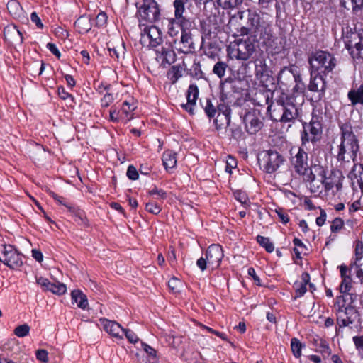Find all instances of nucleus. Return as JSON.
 <instances>
[{
	"instance_id": "obj_50",
	"label": "nucleus",
	"mask_w": 363,
	"mask_h": 363,
	"mask_svg": "<svg viewBox=\"0 0 363 363\" xmlns=\"http://www.w3.org/2000/svg\"><path fill=\"white\" fill-rule=\"evenodd\" d=\"M204 111L206 115L209 118H212L215 116L216 113V110L215 106L212 104L211 101L209 100H206V106H204Z\"/></svg>"
},
{
	"instance_id": "obj_25",
	"label": "nucleus",
	"mask_w": 363,
	"mask_h": 363,
	"mask_svg": "<svg viewBox=\"0 0 363 363\" xmlns=\"http://www.w3.org/2000/svg\"><path fill=\"white\" fill-rule=\"evenodd\" d=\"M4 35L5 39L10 43L20 40L22 42L23 35L19 28L14 24L8 25L4 28Z\"/></svg>"
},
{
	"instance_id": "obj_17",
	"label": "nucleus",
	"mask_w": 363,
	"mask_h": 363,
	"mask_svg": "<svg viewBox=\"0 0 363 363\" xmlns=\"http://www.w3.org/2000/svg\"><path fill=\"white\" fill-rule=\"evenodd\" d=\"M245 129L250 134H255L261 130L262 122L259 117V113L253 110L248 111L243 117Z\"/></svg>"
},
{
	"instance_id": "obj_11",
	"label": "nucleus",
	"mask_w": 363,
	"mask_h": 363,
	"mask_svg": "<svg viewBox=\"0 0 363 363\" xmlns=\"http://www.w3.org/2000/svg\"><path fill=\"white\" fill-rule=\"evenodd\" d=\"M0 261L16 269H19L23 264L21 255L11 245H0Z\"/></svg>"
},
{
	"instance_id": "obj_39",
	"label": "nucleus",
	"mask_w": 363,
	"mask_h": 363,
	"mask_svg": "<svg viewBox=\"0 0 363 363\" xmlns=\"http://www.w3.org/2000/svg\"><path fill=\"white\" fill-rule=\"evenodd\" d=\"M256 35H259L260 38L269 39L271 37V28L270 26L264 22L263 26H260V28L257 30V32L255 33Z\"/></svg>"
},
{
	"instance_id": "obj_58",
	"label": "nucleus",
	"mask_w": 363,
	"mask_h": 363,
	"mask_svg": "<svg viewBox=\"0 0 363 363\" xmlns=\"http://www.w3.org/2000/svg\"><path fill=\"white\" fill-rule=\"evenodd\" d=\"M236 165L237 162L235 158L231 156H228L226 160L225 171L227 172L231 173L232 169H234Z\"/></svg>"
},
{
	"instance_id": "obj_13",
	"label": "nucleus",
	"mask_w": 363,
	"mask_h": 363,
	"mask_svg": "<svg viewBox=\"0 0 363 363\" xmlns=\"http://www.w3.org/2000/svg\"><path fill=\"white\" fill-rule=\"evenodd\" d=\"M318 169L321 176V182L326 191H330L335 188L336 191H339L342 189L344 177L340 171H331L329 175L326 176L323 167H319Z\"/></svg>"
},
{
	"instance_id": "obj_35",
	"label": "nucleus",
	"mask_w": 363,
	"mask_h": 363,
	"mask_svg": "<svg viewBox=\"0 0 363 363\" xmlns=\"http://www.w3.org/2000/svg\"><path fill=\"white\" fill-rule=\"evenodd\" d=\"M227 67L228 65L225 62L218 61L214 65L213 68V72L218 77L221 79L225 76Z\"/></svg>"
},
{
	"instance_id": "obj_49",
	"label": "nucleus",
	"mask_w": 363,
	"mask_h": 363,
	"mask_svg": "<svg viewBox=\"0 0 363 363\" xmlns=\"http://www.w3.org/2000/svg\"><path fill=\"white\" fill-rule=\"evenodd\" d=\"M165 51H167V47L162 46L161 48H157L155 50L156 52V60L160 62L162 65H163L165 57Z\"/></svg>"
},
{
	"instance_id": "obj_62",
	"label": "nucleus",
	"mask_w": 363,
	"mask_h": 363,
	"mask_svg": "<svg viewBox=\"0 0 363 363\" xmlns=\"http://www.w3.org/2000/svg\"><path fill=\"white\" fill-rule=\"evenodd\" d=\"M30 21L32 23H35L36 27L39 29H42L43 28V24L38 16L36 12H33L30 15Z\"/></svg>"
},
{
	"instance_id": "obj_59",
	"label": "nucleus",
	"mask_w": 363,
	"mask_h": 363,
	"mask_svg": "<svg viewBox=\"0 0 363 363\" xmlns=\"http://www.w3.org/2000/svg\"><path fill=\"white\" fill-rule=\"evenodd\" d=\"M123 334H125L126 338L131 343H135L139 340L136 334L130 330L123 329Z\"/></svg>"
},
{
	"instance_id": "obj_21",
	"label": "nucleus",
	"mask_w": 363,
	"mask_h": 363,
	"mask_svg": "<svg viewBox=\"0 0 363 363\" xmlns=\"http://www.w3.org/2000/svg\"><path fill=\"white\" fill-rule=\"evenodd\" d=\"M264 21H261V18L255 11H249L247 16V28H242V33L247 35L249 33H255L260 26H263Z\"/></svg>"
},
{
	"instance_id": "obj_7",
	"label": "nucleus",
	"mask_w": 363,
	"mask_h": 363,
	"mask_svg": "<svg viewBox=\"0 0 363 363\" xmlns=\"http://www.w3.org/2000/svg\"><path fill=\"white\" fill-rule=\"evenodd\" d=\"M255 52L253 42L247 39H238L231 43L228 48V55L231 59L247 60Z\"/></svg>"
},
{
	"instance_id": "obj_30",
	"label": "nucleus",
	"mask_w": 363,
	"mask_h": 363,
	"mask_svg": "<svg viewBox=\"0 0 363 363\" xmlns=\"http://www.w3.org/2000/svg\"><path fill=\"white\" fill-rule=\"evenodd\" d=\"M352 301H352V294H350L346 293V294H344L343 295L337 296L336 298V303L335 305L336 311L340 310V309L342 310L343 308H346L347 305L349 303L351 304V303Z\"/></svg>"
},
{
	"instance_id": "obj_47",
	"label": "nucleus",
	"mask_w": 363,
	"mask_h": 363,
	"mask_svg": "<svg viewBox=\"0 0 363 363\" xmlns=\"http://www.w3.org/2000/svg\"><path fill=\"white\" fill-rule=\"evenodd\" d=\"M352 11L354 14H358L363 9V0H350Z\"/></svg>"
},
{
	"instance_id": "obj_29",
	"label": "nucleus",
	"mask_w": 363,
	"mask_h": 363,
	"mask_svg": "<svg viewBox=\"0 0 363 363\" xmlns=\"http://www.w3.org/2000/svg\"><path fill=\"white\" fill-rule=\"evenodd\" d=\"M162 162L165 169H172L177 164L176 154L172 151L167 150L163 153Z\"/></svg>"
},
{
	"instance_id": "obj_43",
	"label": "nucleus",
	"mask_w": 363,
	"mask_h": 363,
	"mask_svg": "<svg viewBox=\"0 0 363 363\" xmlns=\"http://www.w3.org/2000/svg\"><path fill=\"white\" fill-rule=\"evenodd\" d=\"M176 55L174 50L169 47H167V51H165V57L163 65H171L175 62Z\"/></svg>"
},
{
	"instance_id": "obj_60",
	"label": "nucleus",
	"mask_w": 363,
	"mask_h": 363,
	"mask_svg": "<svg viewBox=\"0 0 363 363\" xmlns=\"http://www.w3.org/2000/svg\"><path fill=\"white\" fill-rule=\"evenodd\" d=\"M127 177L131 180H136L138 178V173L135 167L130 165L127 170Z\"/></svg>"
},
{
	"instance_id": "obj_2",
	"label": "nucleus",
	"mask_w": 363,
	"mask_h": 363,
	"mask_svg": "<svg viewBox=\"0 0 363 363\" xmlns=\"http://www.w3.org/2000/svg\"><path fill=\"white\" fill-rule=\"evenodd\" d=\"M300 102L296 101L294 96L287 97L285 100L277 101V106L273 110L272 117L275 121L289 123L298 117L303 102V95L299 96Z\"/></svg>"
},
{
	"instance_id": "obj_1",
	"label": "nucleus",
	"mask_w": 363,
	"mask_h": 363,
	"mask_svg": "<svg viewBox=\"0 0 363 363\" xmlns=\"http://www.w3.org/2000/svg\"><path fill=\"white\" fill-rule=\"evenodd\" d=\"M340 131V143L333 150L337 161L343 164L354 160L359 146V140L350 124H342Z\"/></svg>"
},
{
	"instance_id": "obj_63",
	"label": "nucleus",
	"mask_w": 363,
	"mask_h": 363,
	"mask_svg": "<svg viewBox=\"0 0 363 363\" xmlns=\"http://www.w3.org/2000/svg\"><path fill=\"white\" fill-rule=\"evenodd\" d=\"M36 357L39 361L47 362L48 361V352L45 350H38L36 351Z\"/></svg>"
},
{
	"instance_id": "obj_45",
	"label": "nucleus",
	"mask_w": 363,
	"mask_h": 363,
	"mask_svg": "<svg viewBox=\"0 0 363 363\" xmlns=\"http://www.w3.org/2000/svg\"><path fill=\"white\" fill-rule=\"evenodd\" d=\"M181 285V281L175 277L172 278L168 282V286L173 293L179 292Z\"/></svg>"
},
{
	"instance_id": "obj_34",
	"label": "nucleus",
	"mask_w": 363,
	"mask_h": 363,
	"mask_svg": "<svg viewBox=\"0 0 363 363\" xmlns=\"http://www.w3.org/2000/svg\"><path fill=\"white\" fill-rule=\"evenodd\" d=\"M181 30V25L179 21H177L176 19L172 18L169 21L168 24V34L173 38H177L179 36V30Z\"/></svg>"
},
{
	"instance_id": "obj_56",
	"label": "nucleus",
	"mask_w": 363,
	"mask_h": 363,
	"mask_svg": "<svg viewBox=\"0 0 363 363\" xmlns=\"http://www.w3.org/2000/svg\"><path fill=\"white\" fill-rule=\"evenodd\" d=\"M107 21V16L104 12H100L96 17V24L99 27H102L106 25Z\"/></svg>"
},
{
	"instance_id": "obj_36",
	"label": "nucleus",
	"mask_w": 363,
	"mask_h": 363,
	"mask_svg": "<svg viewBox=\"0 0 363 363\" xmlns=\"http://www.w3.org/2000/svg\"><path fill=\"white\" fill-rule=\"evenodd\" d=\"M201 47L204 50V53L206 56L214 58L216 55V51H217V47L213 45L211 43L206 42L205 40H202Z\"/></svg>"
},
{
	"instance_id": "obj_24",
	"label": "nucleus",
	"mask_w": 363,
	"mask_h": 363,
	"mask_svg": "<svg viewBox=\"0 0 363 363\" xmlns=\"http://www.w3.org/2000/svg\"><path fill=\"white\" fill-rule=\"evenodd\" d=\"M104 330L111 336L121 340L123 338V328L115 321L106 319L101 320Z\"/></svg>"
},
{
	"instance_id": "obj_52",
	"label": "nucleus",
	"mask_w": 363,
	"mask_h": 363,
	"mask_svg": "<svg viewBox=\"0 0 363 363\" xmlns=\"http://www.w3.org/2000/svg\"><path fill=\"white\" fill-rule=\"evenodd\" d=\"M148 193L151 196L157 195L158 199L164 200L167 198V193L164 190L158 189L156 186L150 190Z\"/></svg>"
},
{
	"instance_id": "obj_64",
	"label": "nucleus",
	"mask_w": 363,
	"mask_h": 363,
	"mask_svg": "<svg viewBox=\"0 0 363 363\" xmlns=\"http://www.w3.org/2000/svg\"><path fill=\"white\" fill-rule=\"evenodd\" d=\"M114 100L111 94H106L101 99V105L104 107H108Z\"/></svg>"
},
{
	"instance_id": "obj_19",
	"label": "nucleus",
	"mask_w": 363,
	"mask_h": 363,
	"mask_svg": "<svg viewBox=\"0 0 363 363\" xmlns=\"http://www.w3.org/2000/svg\"><path fill=\"white\" fill-rule=\"evenodd\" d=\"M218 111L219 113L214 121L218 130L228 127L230 125L231 113L230 108L224 104L218 106Z\"/></svg>"
},
{
	"instance_id": "obj_16",
	"label": "nucleus",
	"mask_w": 363,
	"mask_h": 363,
	"mask_svg": "<svg viewBox=\"0 0 363 363\" xmlns=\"http://www.w3.org/2000/svg\"><path fill=\"white\" fill-rule=\"evenodd\" d=\"M206 257L208 261V266L212 269L219 267L220 262L224 256L223 248L220 245L213 244L210 245L206 252Z\"/></svg>"
},
{
	"instance_id": "obj_31",
	"label": "nucleus",
	"mask_w": 363,
	"mask_h": 363,
	"mask_svg": "<svg viewBox=\"0 0 363 363\" xmlns=\"http://www.w3.org/2000/svg\"><path fill=\"white\" fill-rule=\"evenodd\" d=\"M7 9L13 17H21L22 7L18 1L16 0L9 1L7 4Z\"/></svg>"
},
{
	"instance_id": "obj_51",
	"label": "nucleus",
	"mask_w": 363,
	"mask_h": 363,
	"mask_svg": "<svg viewBox=\"0 0 363 363\" xmlns=\"http://www.w3.org/2000/svg\"><path fill=\"white\" fill-rule=\"evenodd\" d=\"M343 225H344V222L341 218H335L333 220V221L332 222V224L330 226L331 231L333 233L338 232L339 230H340L342 229V228L343 227Z\"/></svg>"
},
{
	"instance_id": "obj_46",
	"label": "nucleus",
	"mask_w": 363,
	"mask_h": 363,
	"mask_svg": "<svg viewBox=\"0 0 363 363\" xmlns=\"http://www.w3.org/2000/svg\"><path fill=\"white\" fill-rule=\"evenodd\" d=\"M145 209L150 213L158 214L161 211V207L155 202L150 201L146 203Z\"/></svg>"
},
{
	"instance_id": "obj_42",
	"label": "nucleus",
	"mask_w": 363,
	"mask_h": 363,
	"mask_svg": "<svg viewBox=\"0 0 363 363\" xmlns=\"http://www.w3.org/2000/svg\"><path fill=\"white\" fill-rule=\"evenodd\" d=\"M342 281L340 285V291L342 294H346L350 291L352 288V279L351 277L341 278Z\"/></svg>"
},
{
	"instance_id": "obj_53",
	"label": "nucleus",
	"mask_w": 363,
	"mask_h": 363,
	"mask_svg": "<svg viewBox=\"0 0 363 363\" xmlns=\"http://www.w3.org/2000/svg\"><path fill=\"white\" fill-rule=\"evenodd\" d=\"M50 194L53 197V199L57 201L59 203L65 206V207H67L68 208V210L69 211H72L73 208L72 206L69 203H67L65 199L64 198H62V196H60L58 195H57L56 194H55L54 192L52 191H50Z\"/></svg>"
},
{
	"instance_id": "obj_38",
	"label": "nucleus",
	"mask_w": 363,
	"mask_h": 363,
	"mask_svg": "<svg viewBox=\"0 0 363 363\" xmlns=\"http://www.w3.org/2000/svg\"><path fill=\"white\" fill-rule=\"evenodd\" d=\"M75 26L79 29V32H87L91 29L89 20L80 17L75 21Z\"/></svg>"
},
{
	"instance_id": "obj_20",
	"label": "nucleus",
	"mask_w": 363,
	"mask_h": 363,
	"mask_svg": "<svg viewBox=\"0 0 363 363\" xmlns=\"http://www.w3.org/2000/svg\"><path fill=\"white\" fill-rule=\"evenodd\" d=\"M315 72L311 71L308 89L311 91L318 92L319 94V96L322 97L325 94L326 83L320 74L318 72V74H314Z\"/></svg>"
},
{
	"instance_id": "obj_61",
	"label": "nucleus",
	"mask_w": 363,
	"mask_h": 363,
	"mask_svg": "<svg viewBox=\"0 0 363 363\" xmlns=\"http://www.w3.org/2000/svg\"><path fill=\"white\" fill-rule=\"evenodd\" d=\"M134 108H135L133 107L129 103L125 101L121 108V111L127 116L128 120H130L131 118V116L129 117L128 115L130 112H132L134 110Z\"/></svg>"
},
{
	"instance_id": "obj_37",
	"label": "nucleus",
	"mask_w": 363,
	"mask_h": 363,
	"mask_svg": "<svg viewBox=\"0 0 363 363\" xmlns=\"http://www.w3.org/2000/svg\"><path fill=\"white\" fill-rule=\"evenodd\" d=\"M257 241L261 246L264 247L268 252H272L274 251V245L272 244V242H271L269 238L258 235L257 237Z\"/></svg>"
},
{
	"instance_id": "obj_44",
	"label": "nucleus",
	"mask_w": 363,
	"mask_h": 363,
	"mask_svg": "<svg viewBox=\"0 0 363 363\" xmlns=\"http://www.w3.org/2000/svg\"><path fill=\"white\" fill-rule=\"evenodd\" d=\"M266 72H267V66L265 65H261L259 68L258 67L257 65H256V69H255L256 76L258 79H260V82L262 83H264V79H266V80H267L269 77L268 74H267Z\"/></svg>"
},
{
	"instance_id": "obj_15",
	"label": "nucleus",
	"mask_w": 363,
	"mask_h": 363,
	"mask_svg": "<svg viewBox=\"0 0 363 363\" xmlns=\"http://www.w3.org/2000/svg\"><path fill=\"white\" fill-rule=\"evenodd\" d=\"M189 28L190 27H181L182 35L179 39L175 38L174 40V43L178 45L177 49L183 53L190 52L193 49H194Z\"/></svg>"
},
{
	"instance_id": "obj_40",
	"label": "nucleus",
	"mask_w": 363,
	"mask_h": 363,
	"mask_svg": "<svg viewBox=\"0 0 363 363\" xmlns=\"http://www.w3.org/2000/svg\"><path fill=\"white\" fill-rule=\"evenodd\" d=\"M291 347L295 357L298 358L301 356L302 345L297 338L291 339Z\"/></svg>"
},
{
	"instance_id": "obj_3",
	"label": "nucleus",
	"mask_w": 363,
	"mask_h": 363,
	"mask_svg": "<svg viewBox=\"0 0 363 363\" xmlns=\"http://www.w3.org/2000/svg\"><path fill=\"white\" fill-rule=\"evenodd\" d=\"M278 83L283 89L300 95H302L306 88L300 70L295 65L285 67L279 72Z\"/></svg>"
},
{
	"instance_id": "obj_28",
	"label": "nucleus",
	"mask_w": 363,
	"mask_h": 363,
	"mask_svg": "<svg viewBox=\"0 0 363 363\" xmlns=\"http://www.w3.org/2000/svg\"><path fill=\"white\" fill-rule=\"evenodd\" d=\"M72 302L77 304V306L82 309H86L88 306V300L85 294L80 290H74L71 293Z\"/></svg>"
},
{
	"instance_id": "obj_26",
	"label": "nucleus",
	"mask_w": 363,
	"mask_h": 363,
	"mask_svg": "<svg viewBox=\"0 0 363 363\" xmlns=\"http://www.w3.org/2000/svg\"><path fill=\"white\" fill-rule=\"evenodd\" d=\"M347 98L352 106L363 105V83L359 86H353L347 93Z\"/></svg>"
},
{
	"instance_id": "obj_6",
	"label": "nucleus",
	"mask_w": 363,
	"mask_h": 363,
	"mask_svg": "<svg viewBox=\"0 0 363 363\" xmlns=\"http://www.w3.org/2000/svg\"><path fill=\"white\" fill-rule=\"evenodd\" d=\"M291 164L295 171L300 175L306 176L308 181H313V175L308 167V154L302 147H294L291 150Z\"/></svg>"
},
{
	"instance_id": "obj_10",
	"label": "nucleus",
	"mask_w": 363,
	"mask_h": 363,
	"mask_svg": "<svg viewBox=\"0 0 363 363\" xmlns=\"http://www.w3.org/2000/svg\"><path fill=\"white\" fill-rule=\"evenodd\" d=\"M138 16L140 21L156 22L160 16V6L155 0H144L138 9Z\"/></svg>"
},
{
	"instance_id": "obj_41",
	"label": "nucleus",
	"mask_w": 363,
	"mask_h": 363,
	"mask_svg": "<svg viewBox=\"0 0 363 363\" xmlns=\"http://www.w3.org/2000/svg\"><path fill=\"white\" fill-rule=\"evenodd\" d=\"M217 2L223 9H231L240 5L242 0H217Z\"/></svg>"
},
{
	"instance_id": "obj_14",
	"label": "nucleus",
	"mask_w": 363,
	"mask_h": 363,
	"mask_svg": "<svg viewBox=\"0 0 363 363\" xmlns=\"http://www.w3.org/2000/svg\"><path fill=\"white\" fill-rule=\"evenodd\" d=\"M140 41L143 44L148 43L149 46L157 48L162 43V33L156 26L145 28Z\"/></svg>"
},
{
	"instance_id": "obj_57",
	"label": "nucleus",
	"mask_w": 363,
	"mask_h": 363,
	"mask_svg": "<svg viewBox=\"0 0 363 363\" xmlns=\"http://www.w3.org/2000/svg\"><path fill=\"white\" fill-rule=\"evenodd\" d=\"M275 212L283 223L286 224L289 221L288 213L285 212L282 208L276 209Z\"/></svg>"
},
{
	"instance_id": "obj_12",
	"label": "nucleus",
	"mask_w": 363,
	"mask_h": 363,
	"mask_svg": "<svg viewBox=\"0 0 363 363\" xmlns=\"http://www.w3.org/2000/svg\"><path fill=\"white\" fill-rule=\"evenodd\" d=\"M336 317L335 335H337L340 328L347 327L354 323L357 317V311L354 306L349 303L346 308L337 310Z\"/></svg>"
},
{
	"instance_id": "obj_22",
	"label": "nucleus",
	"mask_w": 363,
	"mask_h": 363,
	"mask_svg": "<svg viewBox=\"0 0 363 363\" xmlns=\"http://www.w3.org/2000/svg\"><path fill=\"white\" fill-rule=\"evenodd\" d=\"M186 3L185 0H175L174 2V18L177 21L180 23L181 27L186 28L191 27V23L189 20L186 18L183 13L185 11L184 4Z\"/></svg>"
},
{
	"instance_id": "obj_18",
	"label": "nucleus",
	"mask_w": 363,
	"mask_h": 363,
	"mask_svg": "<svg viewBox=\"0 0 363 363\" xmlns=\"http://www.w3.org/2000/svg\"><path fill=\"white\" fill-rule=\"evenodd\" d=\"M36 281L43 291H50L54 294L62 295L67 291L66 285L58 281L52 283L43 277L37 278Z\"/></svg>"
},
{
	"instance_id": "obj_54",
	"label": "nucleus",
	"mask_w": 363,
	"mask_h": 363,
	"mask_svg": "<svg viewBox=\"0 0 363 363\" xmlns=\"http://www.w3.org/2000/svg\"><path fill=\"white\" fill-rule=\"evenodd\" d=\"M319 352L321 353L324 358H327L331 354V350L328 345L323 341H321L319 345Z\"/></svg>"
},
{
	"instance_id": "obj_9",
	"label": "nucleus",
	"mask_w": 363,
	"mask_h": 363,
	"mask_svg": "<svg viewBox=\"0 0 363 363\" xmlns=\"http://www.w3.org/2000/svg\"><path fill=\"white\" fill-rule=\"evenodd\" d=\"M258 160L260 166L267 173H273L284 164L283 156L277 151L268 150L259 155Z\"/></svg>"
},
{
	"instance_id": "obj_32",
	"label": "nucleus",
	"mask_w": 363,
	"mask_h": 363,
	"mask_svg": "<svg viewBox=\"0 0 363 363\" xmlns=\"http://www.w3.org/2000/svg\"><path fill=\"white\" fill-rule=\"evenodd\" d=\"M354 179H357V182L361 189L363 191V164H354L352 172Z\"/></svg>"
},
{
	"instance_id": "obj_8",
	"label": "nucleus",
	"mask_w": 363,
	"mask_h": 363,
	"mask_svg": "<svg viewBox=\"0 0 363 363\" xmlns=\"http://www.w3.org/2000/svg\"><path fill=\"white\" fill-rule=\"evenodd\" d=\"M321 117L317 115H312L309 123L303 124V131L301 134L302 145L311 142L315 143L322 138L323 128Z\"/></svg>"
},
{
	"instance_id": "obj_27",
	"label": "nucleus",
	"mask_w": 363,
	"mask_h": 363,
	"mask_svg": "<svg viewBox=\"0 0 363 363\" xmlns=\"http://www.w3.org/2000/svg\"><path fill=\"white\" fill-rule=\"evenodd\" d=\"M108 50L111 57H116L118 60L123 59L125 53V43L123 40H118L116 45L108 43Z\"/></svg>"
},
{
	"instance_id": "obj_48",
	"label": "nucleus",
	"mask_w": 363,
	"mask_h": 363,
	"mask_svg": "<svg viewBox=\"0 0 363 363\" xmlns=\"http://www.w3.org/2000/svg\"><path fill=\"white\" fill-rule=\"evenodd\" d=\"M294 287L296 290V298L302 296L307 291L306 285L300 282H296Z\"/></svg>"
},
{
	"instance_id": "obj_55",
	"label": "nucleus",
	"mask_w": 363,
	"mask_h": 363,
	"mask_svg": "<svg viewBox=\"0 0 363 363\" xmlns=\"http://www.w3.org/2000/svg\"><path fill=\"white\" fill-rule=\"evenodd\" d=\"M352 340L357 351L363 354V335L353 337Z\"/></svg>"
},
{
	"instance_id": "obj_33",
	"label": "nucleus",
	"mask_w": 363,
	"mask_h": 363,
	"mask_svg": "<svg viewBox=\"0 0 363 363\" xmlns=\"http://www.w3.org/2000/svg\"><path fill=\"white\" fill-rule=\"evenodd\" d=\"M182 76V69L180 66H172L167 72V77L172 84L176 83Z\"/></svg>"
},
{
	"instance_id": "obj_4",
	"label": "nucleus",
	"mask_w": 363,
	"mask_h": 363,
	"mask_svg": "<svg viewBox=\"0 0 363 363\" xmlns=\"http://www.w3.org/2000/svg\"><path fill=\"white\" fill-rule=\"evenodd\" d=\"M342 40L353 59L363 60V30L346 27L342 30Z\"/></svg>"
},
{
	"instance_id": "obj_5",
	"label": "nucleus",
	"mask_w": 363,
	"mask_h": 363,
	"mask_svg": "<svg viewBox=\"0 0 363 363\" xmlns=\"http://www.w3.org/2000/svg\"><path fill=\"white\" fill-rule=\"evenodd\" d=\"M309 63L313 72L326 74L335 68L336 60L330 53L319 50L311 55Z\"/></svg>"
},
{
	"instance_id": "obj_23",
	"label": "nucleus",
	"mask_w": 363,
	"mask_h": 363,
	"mask_svg": "<svg viewBox=\"0 0 363 363\" xmlns=\"http://www.w3.org/2000/svg\"><path fill=\"white\" fill-rule=\"evenodd\" d=\"M198 96L199 89L197 86L195 84H191L187 91V103L186 104H183L182 107L191 115L195 113L196 101Z\"/></svg>"
}]
</instances>
